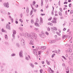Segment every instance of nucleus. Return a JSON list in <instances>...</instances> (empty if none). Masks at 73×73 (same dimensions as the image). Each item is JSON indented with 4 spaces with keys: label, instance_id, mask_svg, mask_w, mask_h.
<instances>
[{
    "label": "nucleus",
    "instance_id": "48",
    "mask_svg": "<svg viewBox=\"0 0 73 73\" xmlns=\"http://www.w3.org/2000/svg\"><path fill=\"white\" fill-rule=\"evenodd\" d=\"M21 18L23 17V13H21L20 15Z\"/></svg>",
    "mask_w": 73,
    "mask_h": 73
},
{
    "label": "nucleus",
    "instance_id": "47",
    "mask_svg": "<svg viewBox=\"0 0 73 73\" xmlns=\"http://www.w3.org/2000/svg\"><path fill=\"white\" fill-rule=\"evenodd\" d=\"M38 54L39 55L40 54H41V51H39L38 52Z\"/></svg>",
    "mask_w": 73,
    "mask_h": 73
},
{
    "label": "nucleus",
    "instance_id": "53",
    "mask_svg": "<svg viewBox=\"0 0 73 73\" xmlns=\"http://www.w3.org/2000/svg\"><path fill=\"white\" fill-rule=\"evenodd\" d=\"M68 4V2L66 1L64 2V4Z\"/></svg>",
    "mask_w": 73,
    "mask_h": 73
},
{
    "label": "nucleus",
    "instance_id": "60",
    "mask_svg": "<svg viewBox=\"0 0 73 73\" xmlns=\"http://www.w3.org/2000/svg\"><path fill=\"white\" fill-rule=\"evenodd\" d=\"M66 29L65 28H64L63 29V30L64 31H66Z\"/></svg>",
    "mask_w": 73,
    "mask_h": 73
},
{
    "label": "nucleus",
    "instance_id": "14",
    "mask_svg": "<svg viewBox=\"0 0 73 73\" xmlns=\"http://www.w3.org/2000/svg\"><path fill=\"white\" fill-rule=\"evenodd\" d=\"M30 65L32 67V68H34V65H33V64L32 63H30Z\"/></svg>",
    "mask_w": 73,
    "mask_h": 73
},
{
    "label": "nucleus",
    "instance_id": "61",
    "mask_svg": "<svg viewBox=\"0 0 73 73\" xmlns=\"http://www.w3.org/2000/svg\"><path fill=\"white\" fill-rule=\"evenodd\" d=\"M54 30L55 31H57V29L56 28H55L54 29Z\"/></svg>",
    "mask_w": 73,
    "mask_h": 73
},
{
    "label": "nucleus",
    "instance_id": "18",
    "mask_svg": "<svg viewBox=\"0 0 73 73\" xmlns=\"http://www.w3.org/2000/svg\"><path fill=\"white\" fill-rule=\"evenodd\" d=\"M35 25L36 26V27H39V24H38V23H36L35 24Z\"/></svg>",
    "mask_w": 73,
    "mask_h": 73
},
{
    "label": "nucleus",
    "instance_id": "19",
    "mask_svg": "<svg viewBox=\"0 0 73 73\" xmlns=\"http://www.w3.org/2000/svg\"><path fill=\"white\" fill-rule=\"evenodd\" d=\"M63 39H64L66 37V35H64L62 36Z\"/></svg>",
    "mask_w": 73,
    "mask_h": 73
},
{
    "label": "nucleus",
    "instance_id": "33",
    "mask_svg": "<svg viewBox=\"0 0 73 73\" xmlns=\"http://www.w3.org/2000/svg\"><path fill=\"white\" fill-rule=\"evenodd\" d=\"M32 13H33V10H32L31 11L30 13V15L31 16L32 15Z\"/></svg>",
    "mask_w": 73,
    "mask_h": 73
},
{
    "label": "nucleus",
    "instance_id": "59",
    "mask_svg": "<svg viewBox=\"0 0 73 73\" xmlns=\"http://www.w3.org/2000/svg\"><path fill=\"white\" fill-rule=\"evenodd\" d=\"M35 7L36 8H38V5H36L35 6Z\"/></svg>",
    "mask_w": 73,
    "mask_h": 73
},
{
    "label": "nucleus",
    "instance_id": "26",
    "mask_svg": "<svg viewBox=\"0 0 73 73\" xmlns=\"http://www.w3.org/2000/svg\"><path fill=\"white\" fill-rule=\"evenodd\" d=\"M36 4V1H33V5L35 6V4Z\"/></svg>",
    "mask_w": 73,
    "mask_h": 73
},
{
    "label": "nucleus",
    "instance_id": "21",
    "mask_svg": "<svg viewBox=\"0 0 73 73\" xmlns=\"http://www.w3.org/2000/svg\"><path fill=\"white\" fill-rule=\"evenodd\" d=\"M58 13L60 16H62V13L61 12L59 11L58 12Z\"/></svg>",
    "mask_w": 73,
    "mask_h": 73
},
{
    "label": "nucleus",
    "instance_id": "57",
    "mask_svg": "<svg viewBox=\"0 0 73 73\" xmlns=\"http://www.w3.org/2000/svg\"><path fill=\"white\" fill-rule=\"evenodd\" d=\"M52 33H55V31H54V30H52Z\"/></svg>",
    "mask_w": 73,
    "mask_h": 73
},
{
    "label": "nucleus",
    "instance_id": "8",
    "mask_svg": "<svg viewBox=\"0 0 73 73\" xmlns=\"http://www.w3.org/2000/svg\"><path fill=\"white\" fill-rule=\"evenodd\" d=\"M6 27L7 29H9V30H10V29H11V28H10V25H9L8 24L6 25Z\"/></svg>",
    "mask_w": 73,
    "mask_h": 73
},
{
    "label": "nucleus",
    "instance_id": "55",
    "mask_svg": "<svg viewBox=\"0 0 73 73\" xmlns=\"http://www.w3.org/2000/svg\"><path fill=\"white\" fill-rule=\"evenodd\" d=\"M40 73H42V70H40Z\"/></svg>",
    "mask_w": 73,
    "mask_h": 73
},
{
    "label": "nucleus",
    "instance_id": "28",
    "mask_svg": "<svg viewBox=\"0 0 73 73\" xmlns=\"http://www.w3.org/2000/svg\"><path fill=\"white\" fill-rule=\"evenodd\" d=\"M34 29H35V31H37V32H38V29H36V28H34Z\"/></svg>",
    "mask_w": 73,
    "mask_h": 73
},
{
    "label": "nucleus",
    "instance_id": "38",
    "mask_svg": "<svg viewBox=\"0 0 73 73\" xmlns=\"http://www.w3.org/2000/svg\"><path fill=\"white\" fill-rule=\"evenodd\" d=\"M19 29H20L21 31H23V27H21L20 28H19Z\"/></svg>",
    "mask_w": 73,
    "mask_h": 73
},
{
    "label": "nucleus",
    "instance_id": "46",
    "mask_svg": "<svg viewBox=\"0 0 73 73\" xmlns=\"http://www.w3.org/2000/svg\"><path fill=\"white\" fill-rule=\"evenodd\" d=\"M56 53H57V54H60V52L58 51H57Z\"/></svg>",
    "mask_w": 73,
    "mask_h": 73
},
{
    "label": "nucleus",
    "instance_id": "7",
    "mask_svg": "<svg viewBox=\"0 0 73 73\" xmlns=\"http://www.w3.org/2000/svg\"><path fill=\"white\" fill-rule=\"evenodd\" d=\"M19 55L20 57H23V50H21L19 52Z\"/></svg>",
    "mask_w": 73,
    "mask_h": 73
},
{
    "label": "nucleus",
    "instance_id": "45",
    "mask_svg": "<svg viewBox=\"0 0 73 73\" xmlns=\"http://www.w3.org/2000/svg\"><path fill=\"white\" fill-rule=\"evenodd\" d=\"M69 7H70H70H72V5L71 4H70L69 5Z\"/></svg>",
    "mask_w": 73,
    "mask_h": 73
},
{
    "label": "nucleus",
    "instance_id": "52",
    "mask_svg": "<svg viewBox=\"0 0 73 73\" xmlns=\"http://www.w3.org/2000/svg\"><path fill=\"white\" fill-rule=\"evenodd\" d=\"M45 33L46 35H49V33H48L46 31V32Z\"/></svg>",
    "mask_w": 73,
    "mask_h": 73
},
{
    "label": "nucleus",
    "instance_id": "20",
    "mask_svg": "<svg viewBox=\"0 0 73 73\" xmlns=\"http://www.w3.org/2000/svg\"><path fill=\"white\" fill-rule=\"evenodd\" d=\"M38 21H39V20H38V18H37L36 19V23H38Z\"/></svg>",
    "mask_w": 73,
    "mask_h": 73
},
{
    "label": "nucleus",
    "instance_id": "51",
    "mask_svg": "<svg viewBox=\"0 0 73 73\" xmlns=\"http://www.w3.org/2000/svg\"><path fill=\"white\" fill-rule=\"evenodd\" d=\"M31 6L32 8V9L33 10V9H34V8H33V7H32V4H31Z\"/></svg>",
    "mask_w": 73,
    "mask_h": 73
},
{
    "label": "nucleus",
    "instance_id": "15",
    "mask_svg": "<svg viewBox=\"0 0 73 73\" xmlns=\"http://www.w3.org/2000/svg\"><path fill=\"white\" fill-rule=\"evenodd\" d=\"M29 37H30L31 39H33V36H32L31 35H29Z\"/></svg>",
    "mask_w": 73,
    "mask_h": 73
},
{
    "label": "nucleus",
    "instance_id": "1",
    "mask_svg": "<svg viewBox=\"0 0 73 73\" xmlns=\"http://www.w3.org/2000/svg\"><path fill=\"white\" fill-rule=\"evenodd\" d=\"M25 40L23 38L21 40V46H24L25 45Z\"/></svg>",
    "mask_w": 73,
    "mask_h": 73
},
{
    "label": "nucleus",
    "instance_id": "10",
    "mask_svg": "<svg viewBox=\"0 0 73 73\" xmlns=\"http://www.w3.org/2000/svg\"><path fill=\"white\" fill-rule=\"evenodd\" d=\"M40 25L41 24H42V23H43V21H42V18H41V17L40 18Z\"/></svg>",
    "mask_w": 73,
    "mask_h": 73
},
{
    "label": "nucleus",
    "instance_id": "43",
    "mask_svg": "<svg viewBox=\"0 0 73 73\" xmlns=\"http://www.w3.org/2000/svg\"><path fill=\"white\" fill-rule=\"evenodd\" d=\"M31 23H32V24H33V20H31Z\"/></svg>",
    "mask_w": 73,
    "mask_h": 73
},
{
    "label": "nucleus",
    "instance_id": "3",
    "mask_svg": "<svg viewBox=\"0 0 73 73\" xmlns=\"http://www.w3.org/2000/svg\"><path fill=\"white\" fill-rule=\"evenodd\" d=\"M13 34L12 35V36L13 38L14 39H15V35H16V32L15 30H13Z\"/></svg>",
    "mask_w": 73,
    "mask_h": 73
},
{
    "label": "nucleus",
    "instance_id": "24",
    "mask_svg": "<svg viewBox=\"0 0 73 73\" xmlns=\"http://www.w3.org/2000/svg\"><path fill=\"white\" fill-rule=\"evenodd\" d=\"M5 39L6 40H7L8 39V36H7V35H5Z\"/></svg>",
    "mask_w": 73,
    "mask_h": 73
},
{
    "label": "nucleus",
    "instance_id": "30",
    "mask_svg": "<svg viewBox=\"0 0 73 73\" xmlns=\"http://www.w3.org/2000/svg\"><path fill=\"white\" fill-rule=\"evenodd\" d=\"M46 62L48 65H49L50 63H49V62L48 61V60H46Z\"/></svg>",
    "mask_w": 73,
    "mask_h": 73
},
{
    "label": "nucleus",
    "instance_id": "56",
    "mask_svg": "<svg viewBox=\"0 0 73 73\" xmlns=\"http://www.w3.org/2000/svg\"><path fill=\"white\" fill-rule=\"evenodd\" d=\"M51 72H50V73H53V72H54V71L53 70H51Z\"/></svg>",
    "mask_w": 73,
    "mask_h": 73
},
{
    "label": "nucleus",
    "instance_id": "35",
    "mask_svg": "<svg viewBox=\"0 0 73 73\" xmlns=\"http://www.w3.org/2000/svg\"><path fill=\"white\" fill-rule=\"evenodd\" d=\"M17 46L19 48V43H17L16 44Z\"/></svg>",
    "mask_w": 73,
    "mask_h": 73
},
{
    "label": "nucleus",
    "instance_id": "9",
    "mask_svg": "<svg viewBox=\"0 0 73 73\" xmlns=\"http://www.w3.org/2000/svg\"><path fill=\"white\" fill-rule=\"evenodd\" d=\"M46 48V46H42L41 47V49L42 50H45Z\"/></svg>",
    "mask_w": 73,
    "mask_h": 73
},
{
    "label": "nucleus",
    "instance_id": "16",
    "mask_svg": "<svg viewBox=\"0 0 73 73\" xmlns=\"http://www.w3.org/2000/svg\"><path fill=\"white\" fill-rule=\"evenodd\" d=\"M1 12L3 14L5 12V10L4 9H2V10H1Z\"/></svg>",
    "mask_w": 73,
    "mask_h": 73
},
{
    "label": "nucleus",
    "instance_id": "44",
    "mask_svg": "<svg viewBox=\"0 0 73 73\" xmlns=\"http://www.w3.org/2000/svg\"><path fill=\"white\" fill-rule=\"evenodd\" d=\"M70 73H73V70H70Z\"/></svg>",
    "mask_w": 73,
    "mask_h": 73
},
{
    "label": "nucleus",
    "instance_id": "63",
    "mask_svg": "<svg viewBox=\"0 0 73 73\" xmlns=\"http://www.w3.org/2000/svg\"><path fill=\"white\" fill-rule=\"evenodd\" d=\"M15 23L16 24H18V21H15Z\"/></svg>",
    "mask_w": 73,
    "mask_h": 73
},
{
    "label": "nucleus",
    "instance_id": "40",
    "mask_svg": "<svg viewBox=\"0 0 73 73\" xmlns=\"http://www.w3.org/2000/svg\"><path fill=\"white\" fill-rule=\"evenodd\" d=\"M47 31H50V28L49 27H48L47 29Z\"/></svg>",
    "mask_w": 73,
    "mask_h": 73
},
{
    "label": "nucleus",
    "instance_id": "17",
    "mask_svg": "<svg viewBox=\"0 0 73 73\" xmlns=\"http://www.w3.org/2000/svg\"><path fill=\"white\" fill-rule=\"evenodd\" d=\"M26 12L27 13H29V8L28 7L26 9Z\"/></svg>",
    "mask_w": 73,
    "mask_h": 73
},
{
    "label": "nucleus",
    "instance_id": "34",
    "mask_svg": "<svg viewBox=\"0 0 73 73\" xmlns=\"http://www.w3.org/2000/svg\"><path fill=\"white\" fill-rule=\"evenodd\" d=\"M62 57L63 58H64V60H66V58H65V56H62Z\"/></svg>",
    "mask_w": 73,
    "mask_h": 73
},
{
    "label": "nucleus",
    "instance_id": "31",
    "mask_svg": "<svg viewBox=\"0 0 73 73\" xmlns=\"http://www.w3.org/2000/svg\"><path fill=\"white\" fill-rule=\"evenodd\" d=\"M40 37H44V35H42V34H40L39 35Z\"/></svg>",
    "mask_w": 73,
    "mask_h": 73
},
{
    "label": "nucleus",
    "instance_id": "22",
    "mask_svg": "<svg viewBox=\"0 0 73 73\" xmlns=\"http://www.w3.org/2000/svg\"><path fill=\"white\" fill-rule=\"evenodd\" d=\"M68 58L70 60V61L72 60V57L71 56H69L68 57Z\"/></svg>",
    "mask_w": 73,
    "mask_h": 73
},
{
    "label": "nucleus",
    "instance_id": "5",
    "mask_svg": "<svg viewBox=\"0 0 73 73\" xmlns=\"http://www.w3.org/2000/svg\"><path fill=\"white\" fill-rule=\"evenodd\" d=\"M31 33L32 34V36H33V37H35V38H37V34H36V33L32 32Z\"/></svg>",
    "mask_w": 73,
    "mask_h": 73
},
{
    "label": "nucleus",
    "instance_id": "4",
    "mask_svg": "<svg viewBox=\"0 0 73 73\" xmlns=\"http://www.w3.org/2000/svg\"><path fill=\"white\" fill-rule=\"evenodd\" d=\"M9 4V3L8 2H7V3H4V5L5 7H6L7 8H9V5H8Z\"/></svg>",
    "mask_w": 73,
    "mask_h": 73
},
{
    "label": "nucleus",
    "instance_id": "13",
    "mask_svg": "<svg viewBox=\"0 0 73 73\" xmlns=\"http://www.w3.org/2000/svg\"><path fill=\"white\" fill-rule=\"evenodd\" d=\"M11 57H14V56H16V54L15 53H13L11 55Z\"/></svg>",
    "mask_w": 73,
    "mask_h": 73
},
{
    "label": "nucleus",
    "instance_id": "11",
    "mask_svg": "<svg viewBox=\"0 0 73 73\" xmlns=\"http://www.w3.org/2000/svg\"><path fill=\"white\" fill-rule=\"evenodd\" d=\"M68 52H70V53H72V48H69L68 49Z\"/></svg>",
    "mask_w": 73,
    "mask_h": 73
},
{
    "label": "nucleus",
    "instance_id": "12",
    "mask_svg": "<svg viewBox=\"0 0 73 73\" xmlns=\"http://www.w3.org/2000/svg\"><path fill=\"white\" fill-rule=\"evenodd\" d=\"M29 44L30 45H33L34 44H33V40H31L30 42L29 43Z\"/></svg>",
    "mask_w": 73,
    "mask_h": 73
},
{
    "label": "nucleus",
    "instance_id": "2",
    "mask_svg": "<svg viewBox=\"0 0 73 73\" xmlns=\"http://www.w3.org/2000/svg\"><path fill=\"white\" fill-rule=\"evenodd\" d=\"M48 43H49L50 44H52L55 42L56 40H50L48 41Z\"/></svg>",
    "mask_w": 73,
    "mask_h": 73
},
{
    "label": "nucleus",
    "instance_id": "54",
    "mask_svg": "<svg viewBox=\"0 0 73 73\" xmlns=\"http://www.w3.org/2000/svg\"><path fill=\"white\" fill-rule=\"evenodd\" d=\"M41 15L42 16H44V15H45V14L41 13Z\"/></svg>",
    "mask_w": 73,
    "mask_h": 73
},
{
    "label": "nucleus",
    "instance_id": "37",
    "mask_svg": "<svg viewBox=\"0 0 73 73\" xmlns=\"http://www.w3.org/2000/svg\"><path fill=\"white\" fill-rule=\"evenodd\" d=\"M1 31H2L3 32H5V31L3 29H2Z\"/></svg>",
    "mask_w": 73,
    "mask_h": 73
},
{
    "label": "nucleus",
    "instance_id": "62",
    "mask_svg": "<svg viewBox=\"0 0 73 73\" xmlns=\"http://www.w3.org/2000/svg\"><path fill=\"white\" fill-rule=\"evenodd\" d=\"M54 52L57 53V51H56V50H54Z\"/></svg>",
    "mask_w": 73,
    "mask_h": 73
},
{
    "label": "nucleus",
    "instance_id": "32",
    "mask_svg": "<svg viewBox=\"0 0 73 73\" xmlns=\"http://www.w3.org/2000/svg\"><path fill=\"white\" fill-rule=\"evenodd\" d=\"M55 55H56V54H53L52 56V58L54 57V56H55Z\"/></svg>",
    "mask_w": 73,
    "mask_h": 73
},
{
    "label": "nucleus",
    "instance_id": "29",
    "mask_svg": "<svg viewBox=\"0 0 73 73\" xmlns=\"http://www.w3.org/2000/svg\"><path fill=\"white\" fill-rule=\"evenodd\" d=\"M25 60H27V61H28L29 60V58L27 57H26L25 58Z\"/></svg>",
    "mask_w": 73,
    "mask_h": 73
},
{
    "label": "nucleus",
    "instance_id": "39",
    "mask_svg": "<svg viewBox=\"0 0 73 73\" xmlns=\"http://www.w3.org/2000/svg\"><path fill=\"white\" fill-rule=\"evenodd\" d=\"M51 19H52V17H51L49 19H48V21H50Z\"/></svg>",
    "mask_w": 73,
    "mask_h": 73
},
{
    "label": "nucleus",
    "instance_id": "23",
    "mask_svg": "<svg viewBox=\"0 0 73 73\" xmlns=\"http://www.w3.org/2000/svg\"><path fill=\"white\" fill-rule=\"evenodd\" d=\"M9 17L10 19H11V20L12 23L13 22V19H12V17H11V16H10V15L9 16Z\"/></svg>",
    "mask_w": 73,
    "mask_h": 73
},
{
    "label": "nucleus",
    "instance_id": "6",
    "mask_svg": "<svg viewBox=\"0 0 73 73\" xmlns=\"http://www.w3.org/2000/svg\"><path fill=\"white\" fill-rule=\"evenodd\" d=\"M52 23L54 24H56L57 23V22H56V19H55V18H54L53 19V20L52 21Z\"/></svg>",
    "mask_w": 73,
    "mask_h": 73
},
{
    "label": "nucleus",
    "instance_id": "27",
    "mask_svg": "<svg viewBox=\"0 0 73 73\" xmlns=\"http://www.w3.org/2000/svg\"><path fill=\"white\" fill-rule=\"evenodd\" d=\"M48 25H51V26H52L53 25V24L52 23H48Z\"/></svg>",
    "mask_w": 73,
    "mask_h": 73
},
{
    "label": "nucleus",
    "instance_id": "42",
    "mask_svg": "<svg viewBox=\"0 0 73 73\" xmlns=\"http://www.w3.org/2000/svg\"><path fill=\"white\" fill-rule=\"evenodd\" d=\"M73 13V11L72 10H71L70 12V14H72V13Z\"/></svg>",
    "mask_w": 73,
    "mask_h": 73
},
{
    "label": "nucleus",
    "instance_id": "25",
    "mask_svg": "<svg viewBox=\"0 0 73 73\" xmlns=\"http://www.w3.org/2000/svg\"><path fill=\"white\" fill-rule=\"evenodd\" d=\"M41 6L42 7L43 6V1L42 0H41Z\"/></svg>",
    "mask_w": 73,
    "mask_h": 73
},
{
    "label": "nucleus",
    "instance_id": "64",
    "mask_svg": "<svg viewBox=\"0 0 73 73\" xmlns=\"http://www.w3.org/2000/svg\"><path fill=\"white\" fill-rule=\"evenodd\" d=\"M42 64H44V61H42L41 62Z\"/></svg>",
    "mask_w": 73,
    "mask_h": 73
},
{
    "label": "nucleus",
    "instance_id": "49",
    "mask_svg": "<svg viewBox=\"0 0 73 73\" xmlns=\"http://www.w3.org/2000/svg\"><path fill=\"white\" fill-rule=\"evenodd\" d=\"M57 33V34L59 36H60V35H61L59 33Z\"/></svg>",
    "mask_w": 73,
    "mask_h": 73
},
{
    "label": "nucleus",
    "instance_id": "36",
    "mask_svg": "<svg viewBox=\"0 0 73 73\" xmlns=\"http://www.w3.org/2000/svg\"><path fill=\"white\" fill-rule=\"evenodd\" d=\"M5 44H6L7 45H8V43L7 42H5Z\"/></svg>",
    "mask_w": 73,
    "mask_h": 73
},
{
    "label": "nucleus",
    "instance_id": "58",
    "mask_svg": "<svg viewBox=\"0 0 73 73\" xmlns=\"http://www.w3.org/2000/svg\"><path fill=\"white\" fill-rule=\"evenodd\" d=\"M51 14L52 15H54V14L53 13V11H52V13H51Z\"/></svg>",
    "mask_w": 73,
    "mask_h": 73
},
{
    "label": "nucleus",
    "instance_id": "50",
    "mask_svg": "<svg viewBox=\"0 0 73 73\" xmlns=\"http://www.w3.org/2000/svg\"><path fill=\"white\" fill-rule=\"evenodd\" d=\"M60 10L61 11V12H62V8H60Z\"/></svg>",
    "mask_w": 73,
    "mask_h": 73
},
{
    "label": "nucleus",
    "instance_id": "41",
    "mask_svg": "<svg viewBox=\"0 0 73 73\" xmlns=\"http://www.w3.org/2000/svg\"><path fill=\"white\" fill-rule=\"evenodd\" d=\"M19 21H21V23H23V20H22V19H19Z\"/></svg>",
    "mask_w": 73,
    "mask_h": 73
}]
</instances>
